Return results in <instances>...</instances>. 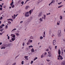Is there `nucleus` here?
Wrapping results in <instances>:
<instances>
[{
  "instance_id": "20",
  "label": "nucleus",
  "mask_w": 65,
  "mask_h": 65,
  "mask_svg": "<svg viewBox=\"0 0 65 65\" xmlns=\"http://www.w3.org/2000/svg\"><path fill=\"white\" fill-rule=\"evenodd\" d=\"M17 30V29L16 28H14L11 31V32H14V31H15V30Z\"/></svg>"
},
{
  "instance_id": "5",
  "label": "nucleus",
  "mask_w": 65,
  "mask_h": 65,
  "mask_svg": "<svg viewBox=\"0 0 65 65\" xmlns=\"http://www.w3.org/2000/svg\"><path fill=\"white\" fill-rule=\"evenodd\" d=\"M33 9H31L29 11V13L30 15L32 14V13L33 12Z\"/></svg>"
},
{
  "instance_id": "44",
  "label": "nucleus",
  "mask_w": 65,
  "mask_h": 65,
  "mask_svg": "<svg viewBox=\"0 0 65 65\" xmlns=\"http://www.w3.org/2000/svg\"><path fill=\"white\" fill-rule=\"evenodd\" d=\"M30 1V0H27L25 2V3H26L28 1Z\"/></svg>"
},
{
  "instance_id": "45",
  "label": "nucleus",
  "mask_w": 65,
  "mask_h": 65,
  "mask_svg": "<svg viewBox=\"0 0 65 65\" xmlns=\"http://www.w3.org/2000/svg\"><path fill=\"white\" fill-rule=\"evenodd\" d=\"M62 2H60V3H58V5H60V4H61V3H62Z\"/></svg>"
},
{
  "instance_id": "13",
  "label": "nucleus",
  "mask_w": 65,
  "mask_h": 65,
  "mask_svg": "<svg viewBox=\"0 0 65 65\" xmlns=\"http://www.w3.org/2000/svg\"><path fill=\"white\" fill-rule=\"evenodd\" d=\"M28 42H30V43H32V41H33V40L30 39H29L28 40Z\"/></svg>"
},
{
  "instance_id": "34",
  "label": "nucleus",
  "mask_w": 65,
  "mask_h": 65,
  "mask_svg": "<svg viewBox=\"0 0 65 65\" xmlns=\"http://www.w3.org/2000/svg\"><path fill=\"white\" fill-rule=\"evenodd\" d=\"M24 62L23 61H22V62H21V64H22V65H23V64H24Z\"/></svg>"
},
{
  "instance_id": "24",
  "label": "nucleus",
  "mask_w": 65,
  "mask_h": 65,
  "mask_svg": "<svg viewBox=\"0 0 65 65\" xmlns=\"http://www.w3.org/2000/svg\"><path fill=\"white\" fill-rule=\"evenodd\" d=\"M38 59L37 57H36L34 59L33 61H35L36 60Z\"/></svg>"
},
{
  "instance_id": "55",
  "label": "nucleus",
  "mask_w": 65,
  "mask_h": 65,
  "mask_svg": "<svg viewBox=\"0 0 65 65\" xmlns=\"http://www.w3.org/2000/svg\"><path fill=\"white\" fill-rule=\"evenodd\" d=\"M46 51H49V49H47L46 50Z\"/></svg>"
},
{
  "instance_id": "11",
  "label": "nucleus",
  "mask_w": 65,
  "mask_h": 65,
  "mask_svg": "<svg viewBox=\"0 0 65 65\" xmlns=\"http://www.w3.org/2000/svg\"><path fill=\"white\" fill-rule=\"evenodd\" d=\"M46 17V15H44V17H42V19H44V20H45Z\"/></svg>"
},
{
  "instance_id": "46",
  "label": "nucleus",
  "mask_w": 65,
  "mask_h": 65,
  "mask_svg": "<svg viewBox=\"0 0 65 65\" xmlns=\"http://www.w3.org/2000/svg\"><path fill=\"white\" fill-rule=\"evenodd\" d=\"M49 48H50V50H51V49H52V47H51V46H49Z\"/></svg>"
},
{
  "instance_id": "52",
  "label": "nucleus",
  "mask_w": 65,
  "mask_h": 65,
  "mask_svg": "<svg viewBox=\"0 0 65 65\" xmlns=\"http://www.w3.org/2000/svg\"><path fill=\"white\" fill-rule=\"evenodd\" d=\"M7 20L8 21H9V20H12V19H8Z\"/></svg>"
},
{
  "instance_id": "37",
  "label": "nucleus",
  "mask_w": 65,
  "mask_h": 65,
  "mask_svg": "<svg viewBox=\"0 0 65 65\" xmlns=\"http://www.w3.org/2000/svg\"><path fill=\"white\" fill-rule=\"evenodd\" d=\"M55 1L54 0H52V2H51V3H54V2H55Z\"/></svg>"
},
{
  "instance_id": "15",
  "label": "nucleus",
  "mask_w": 65,
  "mask_h": 65,
  "mask_svg": "<svg viewBox=\"0 0 65 65\" xmlns=\"http://www.w3.org/2000/svg\"><path fill=\"white\" fill-rule=\"evenodd\" d=\"M13 19H14V20L15 19V14H14V17L13 16H12V17Z\"/></svg>"
},
{
  "instance_id": "56",
  "label": "nucleus",
  "mask_w": 65,
  "mask_h": 65,
  "mask_svg": "<svg viewBox=\"0 0 65 65\" xmlns=\"http://www.w3.org/2000/svg\"><path fill=\"white\" fill-rule=\"evenodd\" d=\"M9 38H10V37H9V36H8V39H9Z\"/></svg>"
},
{
  "instance_id": "59",
  "label": "nucleus",
  "mask_w": 65,
  "mask_h": 65,
  "mask_svg": "<svg viewBox=\"0 0 65 65\" xmlns=\"http://www.w3.org/2000/svg\"><path fill=\"white\" fill-rule=\"evenodd\" d=\"M3 34V33H0V35H2Z\"/></svg>"
},
{
  "instance_id": "28",
  "label": "nucleus",
  "mask_w": 65,
  "mask_h": 65,
  "mask_svg": "<svg viewBox=\"0 0 65 65\" xmlns=\"http://www.w3.org/2000/svg\"><path fill=\"white\" fill-rule=\"evenodd\" d=\"M63 6V5H61L60 6H59L58 7V8H61V7H62Z\"/></svg>"
},
{
  "instance_id": "22",
  "label": "nucleus",
  "mask_w": 65,
  "mask_h": 65,
  "mask_svg": "<svg viewBox=\"0 0 65 65\" xmlns=\"http://www.w3.org/2000/svg\"><path fill=\"white\" fill-rule=\"evenodd\" d=\"M13 2H12L10 4L11 6H13Z\"/></svg>"
},
{
  "instance_id": "9",
  "label": "nucleus",
  "mask_w": 65,
  "mask_h": 65,
  "mask_svg": "<svg viewBox=\"0 0 65 65\" xmlns=\"http://www.w3.org/2000/svg\"><path fill=\"white\" fill-rule=\"evenodd\" d=\"M24 58H25L26 60H28V56H24Z\"/></svg>"
},
{
  "instance_id": "58",
  "label": "nucleus",
  "mask_w": 65,
  "mask_h": 65,
  "mask_svg": "<svg viewBox=\"0 0 65 65\" xmlns=\"http://www.w3.org/2000/svg\"><path fill=\"white\" fill-rule=\"evenodd\" d=\"M0 7H1L2 8L3 7V6H2V5H0Z\"/></svg>"
},
{
  "instance_id": "14",
  "label": "nucleus",
  "mask_w": 65,
  "mask_h": 65,
  "mask_svg": "<svg viewBox=\"0 0 65 65\" xmlns=\"http://www.w3.org/2000/svg\"><path fill=\"white\" fill-rule=\"evenodd\" d=\"M60 21H58L57 23V25L58 26H59V25H60Z\"/></svg>"
},
{
  "instance_id": "27",
  "label": "nucleus",
  "mask_w": 65,
  "mask_h": 65,
  "mask_svg": "<svg viewBox=\"0 0 65 65\" xmlns=\"http://www.w3.org/2000/svg\"><path fill=\"white\" fill-rule=\"evenodd\" d=\"M33 62H34V61H33L31 60V61L30 64H32L33 63Z\"/></svg>"
},
{
  "instance_id": "43",
  "label": "nucleus",
  "mask_w": 65,
  "mask_h": 65,
  "mask_svg": "<svg viewBox=\"0 0 65 65\" xmlns=\"http://www.w3.org/2000/svg\"><path fill=\"white\" fill-rule=\"evenodd\" d=\"M1 26L2 27H4V26H5V25H4V24H3L1 25Z\"/></svg>"
},
{
  "instance_id": "23",
  "label": "nucleus",
  "mask_w": 65,
  "mask_h": 65,
  "mask_svg": "<svg viewBox=\"0 0 65 65\" xmlns=\"http://www.w3.org/2000/svg\"><path fill=\"white\" fill-rule=\"evenodd\" d=\"M33 47V45H31L28 46L29 48H32Z\"/></svg>"
},
{
  "instance_id": "60",
  "label": "nucleus",
  "mask_w": 65,
  "mask_h": 65,
  "mask_svg": "<svg viewBox=\"0 0 65 65\" xmlns=\"http://www.w3.org/2000/svg\"><path fill=\"white\" fill-rule=\"evenodd\" d=\"M51 14V13H47V14H47V15H49V14Z\"/></svg>"
},
{
  "instance_id": "12",
  "label": "nucleus",
  "mask_w": 65,
  "mask_h": 65,
  "mask_svg": "<svg viewBox=\"0 0 65 65\" xmlns=\"http://www.w3.org/2000/svg\"><path fill=\"white\" fill-rule=\"evenodd\" d=\"M31 52H32V53H33V52H34V48H32L31 49Z\"/></svg>"
},
{
  "instance_id": "49",
  "label": "nucleus",
  "mask_w": 65,
  "mask_h": 65,
  "mask_svg": "<svg viewBox=\"0 0 65 65\" xmlns=\"http://www.w3.org/2000/svg\"><path fill=\"white\" fill-rule=\"evenodd\" d=\"M51 4H52V3L51 2V3H50L49 4H48L49 6H51Z\"/></svg>"
},
{
  "instance_id": "4",
  "label": "nucleus",
  "mask_w": 65,
  "mask_h": 65,
  "mask_svg": "<svg viewBox=\"0 0 65 65\" xmlns=\"http://www.w3.org/2000/svg\"><path fill=\"white\" fill-rule=\"evenodd\" d=\"M25 17H28L29 16V12H27L25 14Z\"/></svg>"
},
{
  "instance_id": "1",
  "label": "nucleus",
  "mask_w": 65,
  "mask_h": 65,
  "mask_svg": "<svg viewBox=\"0 0 65 65\" xmlns=\"http://www.w3.org/2000/svg\"><path fill=\"white\" fill-rule=\"evenodd\" d=\"M11 46V44H9L8 45L6 44L4 45V46L5 47H7V46H8V47L9 48H10Z\"/></svg>"
},
{
  "instance_id": "38",
  "label": "nucleus",
  "mask_w": 65,
  "mask_h": 65,
  "mask_svg": "<svg viewBox=\"0 0 65 65\" xmlns=\"http://www.w3.org/2000/svg\"><path fill=\"white\" fill-rule=\"evenodd\" d=\"M32 18H30L29 19V22L31 21V20H32Z\"/></svg>"
},
{
  "instance_id": "29",
  "label": "nucleus",
  "mask_w": 65,
  "mask_h": 65,
  "mask_svg": "<svg viewBox=\"0 0 65 65\" xmlns=\"http://www.w3.org/2000/svg\"><path fill=\"white\" fill-rule=\"evenodd\" d=\"M42 1V0H39V1H38V3H39L40 2H41Z\"/></svg>"
},
{
  "instance_id": "26",
  "label": "nucleus",
  "mask_w": 65,
  "mask_h": 65,
  "mask_svg": "<svg viewBox=\"0 0 65 65\" xmlns=\"http://www.w3.org/2000/svg\"><path fill=\"white\" fill-rule=\"evenodd\" d=\"M60 20H62V19H63V17L62 16H60Z\"/></svg>"
},
{
  "instance_id": "64",
  "label": "nucleus",
  "mask_w": 65,
  "mask_h": 65,
  "mask_svg": "<svg viewBox=\"0 0 65 65\" xmlns=\"http://www.w3.org/2000/svg\"><path fill=\"white\" fill-rule=\"evenodd\" d=\"M14 5H13V6H12V8H13L14 7Z\"/></svg>"
},
{
  "instance_id": "36",
  "label": "nucleus",
  "mask_w": 65,
  "mask_h": 65,
  "mask_svg": "<svg viewBox=\"0 0 65 65\" xmlns=\"http://www.w3.org/2000/svg\"><path fill=\"white\" fill-rule=\"evenodd\" d=\"M44 56H45L47 54V53L46 52H44Z\"/></svg>"
},
{
  "instance_id": "2",
  "label": "nucleus",
  "mask_w": 65,
  "mask_h": 65,
  "mask_svg": "<svg viewBox=\"0 0 65 65\" xmlns=\"http://www.w3.org/2000/svg\"><path fill=\"white\" fill-rule=\"evenodd\" d=\"M58 36H59V37H61V30H58Z\"/></svg>"
},
{
  "instance_id": "51",
  "label": "nucleus",
  "mask_w": 65,
  "mask_h": 65,
  "mask_svg": "<svg viewBox=\"0 0 65 65\" xmlns=\"http://www.w3.org/2000/svg\"><path fill=\"white\" fill-rule=\"evenodd\" d=\"M29 42H28L27 43V45H29Z\"/></svg>"
},
{
  "instance_id": "35",
  "label": "nucleus",
  "mask_w": 65,
  "mask_h": 65,
  "mask_svg": "<svg viewBox=\"0 0 65 65\" xmlns=\"http://www.w3.org/2000/svg\"><path fill=\"white\" fill-rule=\"evenodd\" d=\"M5 29H7L8 28V25H6L5 27Z\"/></svg>"
},
{
  "instance_id": "6",
  "label": "nucleus",
  "mask_w": 65,
  "mask_h": 65,
  "mask_svg": "<svg viewBox=\"0 0 65 65\" xmlns=\"http://www.w3.org/2000/svg\"><path fill=\"white\" fill-rule=\"evenodd\" d=\"M53 44L54 45H56V40H54L53 41Z\"/></svg>"
},
{
  "instance_id": "30",
  "label": "nucleus",
  "mask_w": 65,
  "mask_h": 65,
  "mask_svg": "<svg viewBox=\"0 0 65 65\" xmlns=\"http://www.w3.org/2000/svg\"><path fill=\"white\" fill-rule=\"evenodd\" d=\"M5 47H3L1 48V49H5Z\"/></svg>"
},
{
  "instance_id": "10",
  "label": "nucleus",
  "mask_w": 65,
  "mask_h": 65,
  "mask_svg": "<svg viewBox=\"0 0 65 65\" xmlns=\"http://www.w3.org/2000/svg\"><path fill=\"white\" fill-rule=\"evenodd\" d=\"M15 38H12V39H11L12 41H14L15 40Z\"/></svg>"
},
{
  "instance_id": "32",
  "label": "nucleus",
  "mask_w": 65,
  "mask_h": 65,
  "mask_svg": "<svg viewBox=\"0 0 65 65\" xmlns=\"http://www.w3.org/2000/svg\"><path fill=\"white\" fill-rule=\"evenodd\" d=\"M43 37H42V36H41L40 37V39L41 40V39H43Z\"/></svg>"
},
{
  "instance_id": "54",
  "label": "nucleus",
  "mask_w": 65,
  "mask_h": 65,
  "mask_svg": "<svg viewBox=\"0 0 65 65\" xmlns=\"http://www.w3.org/2000/svg\"><path fill=\"white\" fill-rule=\"evenodd\" d=\"M61 64V65H65V63H62Z\"/></svg>"
},
{
  "instance_id": "8",
  "label": "nucleus",
  "mask_w": 65,
  "mask_h": 65,
  "mask_svg": "<svg viewBox=\"0 0 65 65\" xmlns=\"http://www.w3.org/2000/svg\"><path fill=\"white\" fill-rule=\"evenodd\" d=\"M11 36L13 38H15V35L14 34H11Z\"/></svg>"
},
{
  "instance_id": "18",
  "label": "nucleus",
  "mask_w": 65,
  "mask_h": 65,
  "mask_svg": "<svg viewBox=\"0 0 65 65\" xmlns=\"http://www.w3.org/2000/svg\"><path fill=\"white\" fill-rule=\"evenodd\" d=\"M43 18H41L39 19V20L41 21V22H42V21H43Z\"/></svg>"
},
{
  "instance_id": "47",
  "label": "nucleus",
  "mask_w": 65,
  "mask_h": 65,
  "mask_svg": "<svg viewBox=\"0 0 65 65\" xmlns=\"http://www.w3.org/2000/svg\"><path fill=\"white\" fill-rule=\"evenodd\" d=\"M3 28V27H2V26H0V29H2Z\"/></svg>"
},
{
  "instance_id": "17",
  "label": "nucleus",
  "mask_w": 65,
  "mask_h": 65,
  "mask_svg": "<svg viewBox=\"0 0 65 65\" xmlns=\"http://www.w3.org/2000/svg\"><path fill=\"white\" fill-rule=\"evenodd\" d=\"M58 53L59 55H60L61 54V51L60 50V49H59L58 50Z\"/></svg>"
},
{
  "instance_id": "25",
  "label": "nucleus",
  "mask_w": 65,
  "mask_h": 65,
  "mask_svg": "<svg viewBox=\"0 0 65 65\" xmlns=\"http://www.w3.org/2000/svg\"><path fill=\"white\" fill-rule=\"evenodd\" d=\"M61 53L62 55L63 56V50H61Z\"/></svg>"
},
{
  "instance_id": "19",
  "label": "nucleus",
  "mask_w": 65,
  "mask_h": 65,
  "mask_svg": "<svg viewBox=\"0 0 65 65\" xmlns=\"http://www.w3.org/2000/svg\"><path fill=\"white\" fill-rule=\"evenodd\" d=\"M30 39H34V37L33 36H31L30 37Z\"/></svg>"
},
{
  "instance_id": "3",
  "label": "nucleus",
  "mask_w": 65,
  "mask_h": 65,
  "mask_svg": "<svg viewBox=\"0 0 65 65\" xmlns=\"http://www.w3.org/2000/svg\"><path fill=\"white\" fill-rule=\"evenodd\" d=\"M48 55L47 56L51 57L52 56V53H51V51H49V52H48Z\"/></svg>"
},
{
  "instance_id": "42",
  "label": "nucleus",
  "mask_w": 65,
  "mask_h": 65,
  "mask_svg": "<svg viewBox=\"0 0 65 65\" xmlns=\"http://www.w3.org/2000/svg\"><path fill=\"white\" fill-rule=\"evenodd\" d=\"M46 60L47 61V62H50V60L48 59H47Z\"/></svg>"
},
{
  "instance_id": "62",
  "label": "nucleus",
  "mask_w": 65,
  "mask_h": 65,
  "mask_svg": "<svg viewBox=\"0 0 65 65\" xmlns=\"http://www.w3.org/2000/svg\"><path fill=\"white\" fill-rule=\"evenodd\" d=\"M0 31L1 32H2V31H3V30H2V29H1L0 30Z\"/></svg>"
},
{
  "instance_id": "40",
  "label": "nucleus",
  "mask_w": 65,
  "mask_h": 65,
  "mask_svg": "<svg viewBox=\"0 0 65 65\" xmlns=\"http://www.w3.org/2000/svg\"><path fill=\"white\" fill-rule=\"evenodd\" d=\"M25 45V42H24L22 43V46H24Z\"/></svg>"
},
{
  "instance_id": "16",
  "label": "nucleus",
  "mask_w": 65,
  "mask_h": 65,
  "mask_svg": "<svg viewBox=\"0 0 65 65\" xmlns=\"http://www.w3.org/2000/svg\"><path fill=\"white\" fill-rule=\"evenodd\" d=\"M28 8H30V6H27L25 7V9L27 10V9H28Z\"/></svg>"
},
{
  "instance_id": "57",
  "label": "nucleus",
  "mask_w": 65,
  "mask_h": 65,
  "mask_svg": "<svg viewBox=\"0 0 65 65\" xmlns=\"http://www.w3.org/2000/svg\"><path fill=\"white\" fill-rule=\"evenodd\" d=\"M0 10H2V8H0Z\"/></svg>"
},
{
  "instance_id": "61",
  "label": "nucleus",
  "mask_w": 65,
  "mask_h": 65,
  "mask_svg": "<svg viewBox=\"0 0 65 65\" xmlns=\"http://www.w3.org/2000/svg\"><path fill=\"white\" fill-rule=\"evenodd\" d=\"M55 48L57 49V46H56L55 47Z\"/></svg>"
},
{
  "instance_id": "21",
  "label": "nucleus",
  "mask_w": 65,
  "mask_h": 65,
  "mask_svg": "<svg viewBox=\"0 0 65 65\" xmlns=\"http://www.w3.org/2000/svg\"><path fill=\"white\" fill-rule=\"evenodd\" d=\"M43 54H42L41 55V58H43L44 57V56H43Z\"/></svg>"
},
{
  "instance_id": "53",
  "label": "nucleus",
  "mask_w": 65,
  "mask_h": 65,
  "mask_svg": "<svg viewBox=\"0 0 65 65\" xmlns=\"http://www.w3.org/2000/svg\"><path fill=\"white\" fill-rule=\"evenodd\" d=\"M61 57V56L60 55H59L58 56V57H59V58H60Z\"/></svg>"
},
{
  "instance_id": "7",
  "label": "nucleus",
  "mask_w": 65,
  "mask_h": 65,
  "mask_svg": "<svg viewBox=\"0 0 65 65\" xmlns=\"http://www.w3.org/2000/svg\"><path fill=\"white\" fill-rule=\"evenodd\" d=\"M41 15H42V13L41 12L38 15V17H40V16H41Z\"/></svg>"
},
{
  "instance_id": "48",
  "label": "nucleus",
  "mask_w": 65,
  "mask_h": 65,
  "mask_svg": "<svg viewBox=\"0 0 65 65\" xmlns=\"http://www.w3.org/2000/svg\"><path fill=\"white\" fill-rule=\"evenodd\" d=\"M8 24H11V22H10V21H9V22H8Z\"/></svg>"
},
{
  "instance_id": "50",
  "label": "nucleus",
  "mask_w": 65,
  "mask_h": 65,
  "mask_svg": "<svg viewBox=\"0 0 65 65\" xmlns=\"http://www.w3.org/2000/svg\"><path fill=\"white\" fill-rule=\"evenodd\" d=\"M2 19H3V18H2V17H1L0 18V20H2Z\"/></svg>"
},
{
  "instance_id": "31",
  "label": "nucleus",
  "mask_w": 65,
  "mask_h": 65,
  "mask_svg": "<svg viewBox=\"0 0 65 65\" xmlns=\"http://www.w3.org/2000/svg\"><path fill=\"white\" fill-rule=\"evenodd\" d=\"M15 34L17 36H19L20 35V34L18 33H16Z\"/></svg>"
},
{
  "instance_id": "63",
  "label": "nucleus",
  "mask_w": 65,
  "mask_h": 65,
  "mask_svg": "<svg viewBox=\"0 0 65 65\" xmlns=\"http://www.w3.org/2000/svg\"><path fill=\"white\" fill-rule=\"evenodd\" d=\"M43 33L44 35H45V32L44 31Z\"/></svg>"
},
{
  "instance_id": "41",
  "label": "nucleus",
  "mask_w": 65,
  "mask_h": 65,
  "mask_svg": "<svg viewBox=\"0 0 65 65\" xmlns=\"http://www.w3.org/2000/svg\"><path fill=\"white\" fill-rule=\"evenodd\" d=\"M21 3V4H22V5H23V4L24 3V1H22Z\"/></svg>"
},
{
  "instance_id": "39",
  "label": "nucleus",
  "mask_w": 65,
  "mask_h": 65,
  "mask_svg": "<svg viewBox=\"0 0 65 65\" xmlns=\"http://www.w3.org/2000/svg\"><path fill=\"white\" fill-rule=\"evenodd\" d=\"M60 59L61 60H63V57H62V56H61V57H60Z\"/></svg>"
},
{
  "instance_id": "33",
  "label": "nucleus",
  "mask_w": 65,
  "mask_h": 65,
  "mask_svg": "<svg viewBox=\"0 0 65 65\" xmlns=\"http://www.w3.org/2000/svg\"><path fill=\"white\" fill-rule=\"evenodd\" d=\"M21 2V0H19L18 1V3H20Z\"/></svg>"
}]
</instances>
